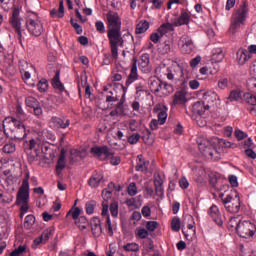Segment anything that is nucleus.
Returning a JSON list of instances; mask_svg holds the SVG:
<instances>
[{
    "instance_id": "obj_53",
    "label": "nucleus",
    "mask_w": 256,
    "mask_h": 256,
    "mask_svg": "<svg viewBox=\"0 0 256 256\" xmlns=\"http://www.w3.org/2000/svg\"><path fill=\"white\" fill-rule=\"evenodd\" d=\"M128 195L131 197H135V195H137V184L135 182H131L128 185Z\"/></svg>"
},
{
    "instance_id": "obj_37",
    "label": "nucleus",
    "mask_w": 256,
    "mask_h": 256,
    "mask_svg": "<svg viewBox=\"0 0 256 256\" xmlns=\"http://www.w3.org/2000/svg\"><path fill=\"white\" fill-rule=\"evenodd\" d=\"M147 29H149V21L141 20L136 25L135 33H136V35H141L142 33H146Z\"/></svg>"
},
{
    "instance_id": "obj_9",
    "label": "nucleus",
    "mask_w": 256,
    "mask_h": 256,
    "mask_svg": "<svg viewBox=\"0 0 256 256\" xmlns=\"http://www.w3.org/2000/svg\"><path fill=\"white\" fill-rule=\"evenodd\" d=\"M90 153L100 161H105V159H109V157H113V155H115V152H113V150L108 146H93L90 149Z\"/></svg>"
},
{
    "instance_id": "obj_54",
    "label": "nucleus",
    "mask_w": 256,
    "mask_h": 256,
    "mask_svg": "<svg viewBox=\"0 0 256 256\" xmlns=\"http://www.w3.org/2000/svg\"><path fill=\"white\" fill-rule=\"evenodd\" d=\"M136 235L139 239H147L149 237V231L145 228H138Z\"/></svg>"
},
{
    "instance_id": "obj_51",
    "label": "nucleus",
    "mask_w": 256,
    "mask_h": 256,
    "mask_svg": "<svg viewBox=\"0 0 256 256\" xmlns=\"http://www.w3.org/2000/svg\"><path fill=\"white\" fill-rule=\"evenodd\" d=\"M228 99L229 101H239L241 99V90H232Z\"/></svg>"
},
{
    "instance_id": "obj_61",
    "label": "nucleus",
    "mask_w": 256,
    "mask_h": 256,
    "mask_svg": "<svg viewBox=\"0 0 256 256\" xmlns=\"http://www.w3.org/2000/svg\"><path fill=\"white\" fill-rule=\"evenodd\" d=\"M234 135L238 141H243V139H247V133L241 131V130H235Z\"/></svg>"
},
{
    "instance_id": "obj_17",
    "label": "nucleus",
    "mask_w": 256,
    "mask_h": 256,
    "mask_svg": "<svg viewBox=\"0 0 256 256\" xmlns=\"http://www.w3.org/2000/svg\"><path fill=\"white\" fill-rule=\"evenodd\" d=\"M171 49H173V39H163L158 46V53L168 55V53H171Z\"/></svg>"
},
{
    "instance_id": "obj_5",
    "label": "nucleus",
    "mask_w": 256,
    "mask_h": 256,
    "mask_svg": "<svg viewBox=\"0 0 256 256\" xmlns=\"http://www.w3.org/2000/svg\"><path fill=\"white\" fill-rule=\"evenodd\" d=\"M20 15H21V8H19V6H14L12 9V15L9 18V23L12 29H14L18 37L19 43H23V32L25 30L21 28V21H23V19L21 18Z\"/></svg>"
},
{
    "instance_id": "obj_50",
    "label": "nucleus",
    "mask_w": 256,
    "mask_h": 256,
    "mask_svg": "<svg viewBox=\"0 0 256 256\" xmlns=\"http://www.w3.org/2000/svg\"><path fill=\"white\" fill-rule=\"evenodd\" d=\"M123 249L125 251H128V252H134V253H137V251H139V244L137 243H128L126 245L123 246Z\"/></svg>"
},
{
    "instance_id": "obj_30",
    "label": "nucleus",
    "mask_w": 256,
    "mask_h": 256,
    "mask_svg": "<svg viewBox=\"0 0 256 256\" xmlns=\"http://www.w3.org/2000/svg\"><path fill=\"white\" fill-rule=\"evenodd\" d=\"M138 162L136 165V171H141V173H147V170L149 168V161L145 160L143 158V155L137 156Z\"/></svg>"
},
{
    "instance_id": "obj_22",
    "label": "nucleus",
    "mask_w": 256,
    "mask_h": 256,
    "mask_svg": "<svg viewBox=\"0 0 256 256\" xmlns=\"http://www.w3.org/2000/svg\"><path fill=\"white\" fill-rule=\"evenodd\" d=\"M206 111H209V104H205L204 101H197L192 106L194 115H203Z\"/></svg>"
},
{
    "instance_id": "obj_28",
    "label": "nucleus",
    "mask_w": 256,
    "mask_h": 256,
    "mask_svg": "<svg viewBox=\"0 0 256 256\" xmlns=\"http://www.w3.org/2000/svg\"><path fill=\"white\" fill-rule=\"evenodd\" d=\"M166 77L169 81H174L175 83H177V81H180L181 87H183L185 85V83H187V80H185V78H183V70L180 71V78H177L175 76V74L173 73V71H171V69L167 68Z\"/></svg>"
},
{
    "instance_id": "obj_39",
    "label": "nucleus",
    "mask_w": 256,
    "mask_h": 256,
    "mask_svg": "<svg viewBox=\"0 0 256 256\" xmlns=\"http://www.w3.org/2000/svg\"><path fill=\"white\" fill-rule=\"evenodd\" d=\"M35 215L33 214H29L25 217L24 219V228H26L27 230L32 229L33 225H35Z\"/></svg>"
},
{
    "instance_id": "obj_15",
    "label": "nucleus",
    "mask_w": 256,
    "mask_h": 256,
    "mask_svg": "<svg viewBox=\"0 0 256 256\" xmlns=\"http://www.w3.org/2000/svg\"><path fill=\"white\" fill-rule=\"evenodd\" d=\"M11 139H16L17 141H23L25 137H27V129L25 128V124L23 122L20 126H16L14 131L10 134Z\"/></svg>"
},
{
    "instance_id": "obj_47",
    "label": "nucleus",
    "mask_w": 256,
    "mask_h": 256,
    "mask_svg": "<svg viewBox=\"0 0 256 256\" xmlns=\"http://www.w3.org/2000/svg\"><path fill=\"white\" fill-rule=\"evenodd\" d=\"M186 220L188 221V229L189 231H191L192 235H195L196 231H197V228L195 227V219L193 218V216L191 215H188L186 217Z\"/></svg>"
},
{
    "instance_id": "obj_35",
    "label": "nucleus",
    "mask_w": 256,
    "mask_h": 256,
    "mask_svg": "<svg viewBox=\"0 0 256 256\" xmlns=\"http://www.w3.org/2000/svg\"><path fill=\"white\" fill-rule=\"evenodd\" d=\"M157 31H158V34H160V37L162 39H165L167 33H169V31H173V24L164 23L158 28Z\"/></svg>"
},
{
    "instance_id": "obj_44",
    "label": "nucleus",
    "mask_w": 256,
    "mask_h": 256,
    "mask_svg": "<svg viewBox=\"0 0 256 256\" xmlns=\"http://www.w3.org/2000/svg\"><path fill=\"white\" fill-rule=\"evenodd\" d=\"M2 151H3V153H6L9 155V154L13 153L14 151H17V146L13 142H8L3 146Z\"/></svg>"
},
{
    "instance_id": "obj_2",
    "label": "nucleus",
    "mask_w": 256,
    "mask_h": 256,
    "mask_svg": "<svg viewBox=\"0 0 256 256\" xmlns=\"http://www.w3.org/2000/svg\"><path fill=\"white\" fill-rule=\"evenodd\" d=\"M216 139H209L203 136H200L196 139L198 149L206 159H212L217 161L219 159V151H217V142Z\"/></svg>"
},
{
    "instance_id": "obj_25",
    "label": "nucleus",
    "mask_w": 256,
    "mask_h": 256,
    "mask_svg": "<svg viewBox=\"0 0 256 256\" xmlns=\"http://www.w3.org/2000/svg\"><path fill=\"white\" fill-rule=\"evenodd\" d=\"M187 103V96L185 95V92L183 90L176 91L173 96V102L172 105H185Z\"/></svg>"
},
{
    "instance_id": "obj_23",
    "label": "nucleus",
    "mask_w": 256,
    "mask_h": 256,
    "mask_svg": "<svg viewBox=\"0 0 256 256\" xmlns=\"http://www.w3.org/2000/svg\"><path fill=\"white\" fill-rule=\"evenodd\" d=\"M51 123H52L53 127H55L56 129H67V127H69V125L71 124L69 119L64 120L57 116H53L51 118Z\"/></svg>"
},
{
    "instance_id": "obj_13",
    "label": "nucleus",
    "mask_w": 256,
    "mask_h": 256,
    "mask_svg": "<svg viewBox=\"0 0 256 256\" xmlns=\"http://www.w3.org/2000/svg\"><path fill=\"white\" fill-rule=\"evenodd\" d=\"M178 46L180 47L181 53L189 55V53L193 51V39H191L189 35L184 34L179 39Z\"/></svg>"
},
{
    "instance_id": "obj_8",
    "label": "nucleus",
    "mask_w": 256,
    "mask_h": 256,
    "mask_svg": "<svg viewBox=\"0 0 256 256\" xmlns=\"http://www.w3.org/2000/svg\"><path fill=\"white\" fill-rule=\"evenodd\" d=\"M222 203L228 213H239L241 210V199L239 193L235 192V197L227 195L226 198L222 199Z\"/></svg>"
},
{
    "instance_id": "obj_24",
    "label": "nucleus",
    "mask_w": 256,
    "mask_h": 256,
    "mask_svg": "<svg viewBox=\"0 0 256 256\" xmlns=\"http://www.w3.org/2000/svg\"><path fill=\"white\" fill-rule=\"evenodd\" d=\"M161 85H163V81H161V79H159L157 77H151L149 79L150 91L152 93H155V95H159L160 89H161Z\"/></svg>"
},
{
    "instance_id": "obj_21",
    "label": "nucleus",
    "mask_w": 256,
    "mask_h": 256,
    "mask_svg": "<svg viewBox=\"0 0 256 256\" xmlns=\"http://www.w3.org/2000/svg\"><path fill=\"white\" fill-rule=\"evenodd\" d=\"M60 75L61 71H56L55 76L52 79L51 85L54 89H56V91H59V93H63V91L67 93V90H65V85H63V83L61 82Z\"/></svg>"
},
{
    "instance_id": "obj_56",
    "label": "nucleus",
    "mask_w": 256,
    "mask_h": 256,
    "mask_svg": "<svg viewBox=\"0 0 256 256\" xmlns=\"http://www.w3.org/2000/svg\"><path fill=\"white\" fill-rule=\"evenodd\" d=\"M95 28H96V31L98 33H100L101 35H103V33H105V24L103 23V21H101V20L96 21Z\"/></svg>"
},
{
    "instance_id": "obj_4",
    "label": "nucleus",
    "mask_w": 256,
    "mask_h": 256,
    "mask_svg": "<svg viewBox=\"0 0 256 256\" xmlns=\"http://www.w3.org/2000/svg\"><path fill=\"white\" fill-rule=\"evenodd\" d=\"M248 12L249 9L247 8V2H243V5H241L240 8L234 13L233 21L230 26V31L233 35H235V33L241 29V25H245Z\"/></svg>"
},
{
    "instance_id": "obj_3",
    "label": "nucleus",
    "mask_w": 256,
    "mask_h": 256,
    "mask_svg": "<svg viewBox=\"0 0 256 256\" xmlns=\"http://www.w3.org/2000/svg\"><path fill=\"white\" fill-rule=\"evenodd\" d=\"M26 29L34 37H41L43 34V24L39 21V16L35 12L28 11L26 14Z\"/></svg>"
},
{
    "instance_id": "obj_27",
    "label": "nucleus",
    "mask_w": 256,
    "mask_h": 256,
    "mask_svg": "<svg viewBox=\"0 0 256 256\" xmlns=\"http://www.w3.org/2000/svg\"><path fill=\"white\" fill-rule=\"evenodd\" d=\"M50 16L53 19H55L56 17L58 19H63L65 17V5L63 3V0H60L58 10L54 8L50 11Z\"/></svg>"
},
{
    "instance_id": "obj_6",
    "label": "nucleus",
    "mask_w": 256,
    "mask_h": 256,
    "mask_svg": "<svg viewBox=\"0 0 256 256\" xmlns=\"http://www.w3.org/2000/svg\"><path fill=\"white\" fill-rule=\"evenodd\" d=\"M15 205H21L20 211H29V183L27 180L22 181V186L17 192Z\"/></svg>"
},
{
    "instance_id": "obj_31",
    "label": "nucleus",
    "mask_w": 256,
    "mask_h": 256,
    "mask_svg": "<svg viewBox=\"0 0 256 256\" xmlns=\"http://www.w3.org/2000/svg\"><path fill=\"white\" fill-rule=\"evenodd\" d=\"M225 59V53H223V49L221 48H214L212 50V63H221Z\"/></svg>"
},
{
    "instance_id": "obj_14",
    "label": "nucleus",
    "mask_w": 256,
    "mask_h": 256,
    "mask_svg": "<svg viewBox=\"0 0 256 256\" xmlns=\"http://www.w3.org/2000/svg\"><path fill=\"white\" fill-rule=\"evenodd\" d=\"M208 215L211 217L212 221L218 225V227L223 226V219L221 218V211H219V207L217 205L213 204L208 209Z\"/></svg>"
},
{
    "instance_id": "obj_60",
    "label": "nucleus",
    "mask_w": 256,
    "mask_h": 256,
    "mask_svg": "<svg viewBox=\"0 0 256 256\" xmlns=\"http://www.w3.org/2000/svg\"><path fill=\"white\" fill-rule=\"evenodd\" d=\"M16 115H17L18 119H25V117H26V114L23 111L21 104L16 105Z\"/></svg>"
},
{
    "instance_id": "obj_16",
    "label": "nucleus",
    "mask_w": 256,
    "mask_h": 256,
    "mask_svg": "<svg viewBox=\"0 0 256 256\" xmlns=\"http://www.w3.org/2000/svg\"><path fill=\"white\" fill-rule=\"evenodd\" d=\"M153 113H158L159 125H165L167 121V106L156 104L153 108Z\"/></svg>"
},
{
    "instance_id": "obj_38",
    "label": "nucleus",
    "mask_w": 256,
    "mask_h": 256,
    "mask_svg": "<svg viewBox=\"0 0 256 256\" xmlns=\"http://www.w3.org/2000/svg\"><path fill=\"white\" fill-rule=\"evenodd\" d=\"M3 71L6 73V75H15V73H17V70L15 69V65H13V61L11 60H7L5 63H4V66H3Z\"/></svg>"
},
{
    "instance_id": "obj_63",
    "label": "nucleus",
    "mask_w": 256,
    "mask_h": 256,
    "mask_svg": "<svg viewBox=\"0 0 256 256\" xmlns=\"http://www.w3.org/2000/svg\"><path fill=\"white\" fill-rule=\"evenodd\" d=\"M140 65H142V67H147V65H149V54L141 55Z\"/></svg>"
},
{
    "instance_id": "obj_64",
    "label": "nucleus",
    "mask_w": 256,
    "mask_h": 256,
    "mask_svg": "<svg viewBox=\"0 0 256 256\" xmlns=\"http://www.w3.org/2000/svg\"><path fill=\"white\" fill-rule=\"evenodd\" d=\"M25 246H19L14 251L11 252V256H21V253H24Z\"/></svg>"
},
{
    "instance_id": "obj_49",
    "label": "nucleus",
    "mask_w": 256,
    "mask_h": 256,
    "mask_svg": "<svg viewBox=\"0 0 256 256\" xmlns=\"http://www.w3.org/2000/svg\"><path fill=\"white\" fill-rule=\"evenodd\" d=\"M171 229L172 231H180L181 230V220L179 217H174L171 221Z\"/></svg>"
},
{
    "instance_id": "obj_55",
    "label": "nucleus",
    "mask_w": 256,
    "mask_h": 256,
    "mask_svg": "<svg viewBox=\"0 0 256 256\" xmlns=\"http://www.w3.org/2000/svg\"><path fill=\"white\" fill-rule=\"evenodd\" d=\"M110 213L112 217H118L119 215V204L117 202H114L110 204Z\"/></svg>"
},
{
    "instance_id": "obj_43",
    "label": "nucleus",
    "mask_w": 256,
    "mask_h": 256,
    "mask_svg": "<svg viewBox=\"0 0 256 256\" xmlns=\"http://www.w3.org/2000/svg\"><path fill=\"white\" fill-rule=\"evenodd\" d=\"M85 207L87 215H93V213H95V207H97V201L90 200L86 202Z\"/></svg>"
},
{
    "instance_id": "obj_57",
    "label": "nucleus",
    "mask_w": 256,
    "mask_h": 256,
    "mask_svg": "<svg viewBox=\"0 0 256 256\" xmlns=\"http://www.w3.org/2000/svg\"><path fill=\"white\" fill-rule=\"evenodd\" d=\"M157 227H159V222H157V221H148L146 223L147 231L153 232V231H155V229H157Z\"/></svg>"
},
{
    "instance_id": "obj_20",
    "label": "nucleus",
    "mask_w": 256,
    "mask_h": 256,
    "mask_svg": "<svg viewBox=\"0 0 256 256\" xmlns=\"http://www.w3.org/2000/svg\"><path fill=\"white\" fill-rule=\"evenodd\" d=\"M103 181V174L98 171H94V173L91 175V177L88 180V185L92 189H97L99 185H101V182Z\"/></svg>"
},
{
    "instance_id": "obj_36",
    "label": "nucleus",
    "mask_w": 256,
    "mask_h": 256,
    "mask_svg": "<svg viewBox=\"0 0 256 256\" xmlns=\"http://www.w3.org/2000/svg\"><path fill=\"white\" fill-rule=\"evenodd\" d=\"M203 99L204 104L207 103L209 105L215 103V101H219V95L215 92H205Z\"/></svg>"
},
{
    "instance_id": "obj_33",
    "label": "nucleus",
    "mask_w": 256,
    "mask_h": 256,
    "mask_svg": "<svg viewBox=\"0 0 256 256\" xmlns=\"http://www.w3.org/2000/svg\"><path fill=\"white\" fill-rule=\"evenodd\" d=\"M64 168H65V149H62L56 164L57 175H61V173H63Z\"/></svg>"
},
{
    "instance_id": "obj_11",
    "label": "nucleus",
    "mask_w": 256,
    "mask_h": 256,
    "mask_svg": "<svg viewBox=\"0 0 256 256\" xmlns=\"http://www.w3.org/2000/svg\"><path fill=\"white\" fill-rule=\"evenodd\" d=\"M137 79H139V75L137 74V57H133L132 68H131L130 74L128 75V78L125 82V85L118 84L121 86L124 95H125V93H127V89L129 88V85H131V83H135V81H137Z\"/></svg>"
},
{
    "instance_id": "obj_7",
    "label": "nucleus",
    "mask_w": 256,
    "mask_h": 256,
    "mask_svg": "<svg viewBox=\"0 0 256 256\" xmlns=\"http://www.w3.org/2000/svg\"><path fill=\"white\" fill-rule=\"evenodd\" d=\"M236 233L243 239H250L256 233V226L251 221H240L236 226Z\"/></svg>"
},
{
    "instance_id": "obj_18",
    "label": "nucleus",
    "mask_w": 256,
    "mask_h": 256,
    "mask_svg": "<svg viewBox=\"0 0 256 256\" xmlns=\"http://www.w3.org/2000/svg\"><path fill=\"white\" fill-rule=\"evenodd\" d=\"M90 226L92 235H94V237H101V233H103V227H101V219L99 217H93L90 220Z\"/></svg>"
},
{
    "instance_id": "obj_52",
    "label": "nucleus",
    "mask_w": 256,
    "mask_h": 256,
    "mask_svg": "<svg viewBox=\"0 0 256 256\" xmlns=\"http://www.w3.org/2000/svg\"><path fill=\"white\" fill-rule=\"evenodd\" d=\"M127 139L130 145H137V143H139V139H141V135L139 133H134L131 136H129Z\"/></svg>"
},
{
    "instance_id": "obj_41",
    "label": "nucleus",
    "mask_w": 256,
    "mask_h": 256,
    "mask_svg": "<svg viewBox=\"0 0 256 256\" xmlns=\"http://www.w3.org/2000/svg\"><path fill=\"white\" fill-rule=\"evenodd\" d=\"M53 233H55V229L53 227L45 229L40 235V237H42L43 243H47V241H49V238L53 236Z\"/></svg>"
},
{
    "instance_id": "obj_32",
    "label": "nucleus",
    "mask_w": 256,
    "mask_h": 256,
    "mask_svg": "<svg viewBox=\"0 0 256 256\" xmlns=\"http://www.w3.org/2000/svg\"><path fill=\"white\" fill-rule=\"evenodd\" d=\"M173 91V85L168 84L167 82H162V85H160V92L158 95H160V97H169V95H171Z\"/></svg>"
},
{
    "instance_id": "obj_26",
    "label": "nucleus",
    "mask_w": 256,
    "mask_h": 256,
    "mask_svg": "<svg viewBox=\"0 0 256 256\" xmlns=\"http://www.w3.org/2000/svg\"><path fill=\"white\" fill-rule=\"evenodd\" d=\"M190 19H191V16L189 15V13L182 11L178 19L173 22V25L175 27H181L182 25H189Z\"/></svg>"
},
{
    "instance_id": "obj_46",
    "label": "nucleus",
    "mask_w": 256,
    "mask_h": 256,
    "mask_svg": "<svg viewBox=\"0 0 256 256\" xmlns=\"http://www.w3.org/2000/svg\"><path fill=\"white\" fill-rule=\"evenodd\" d=\"M113 191H115V183L110 182L108 187L102 191V195H104L106 199H111Z\"/></svg>"
},
{
    "instance_id": "obj_45",
    "label": "nucleus",
    "mask_w": 256,
    "mask_h": 256,
    "mask_svg": "<svg viewBox=\"0 0 256 256\" xmlns=\"http://www.w3.org/2000/svg\"><path fill=\"white\" fill-rule=\"evenodd\" d=\"M37 88L40 93H45L49 89V82H47V79L42 78L38 82Z\"/></svg>"
},
{
    "instance_id": "obj_42",
    "label": "nucleus",
    "mask_w": 256,
    "mask_h": 256,
    "mask_svg": "<svg viewBox=\"0 0 256 256\" xmlns=\"http://www.w3.org/2000/svg\"><path fill=\"white\" fill-rule=\"evenodd\" d=\"M81 215V208L79 207H72L68 213H67V217H72V219L74 221H76L78 219V217H80Z\"/></svg>"
},
{
    "instance_id": "obj_62",
    "label": "nucleus",
    "mask_w": 256,
    "mask_h": 256,
    "mask_svg": "<svg viewBox=\"0 0 256 256\" xmlns=\"http://www.w3.org/2000/svg\"><path fill=\"white\" fill-rule=\"evenodd\" d=\"M229 86V79L227 78H222L218 81V88L219 89H227V87Z\"/></svg>"
},
{
    "instance_id": "obj_34",
    "label": "nucleus",
    "mask_w": 256,
    "mask_h": 256,
    "mask_svg": "<svg viewBox=\"0 0 256 256\" xmlns=\"http://www.w3.org/2000/svg\"><path fill=\"white\" fill-rule=\"evenodd\" d=\"M117 101H119L117 90L113 89L106 93V103H108V105H113V103H117Z\"/></svg>"
},
{
    "instance_id": "obj_48",
    "label": "nucleus",
    "mask_w": 256,
    "mask_h": 256,
    "mask_svg": "<svg viewBox=\"0 0 256 256\" xmlns=\"http://www.w3.org/2000/svg\"><path fill=\"white\" fill-rule=\"evenodd\" d=\"M243 99L248 105H256V95L246 92L243 94Z\"/></svg>"
},
{
    "instance_id": "obj_29",
    "label": "nucleus",
    "mask_w": 256,
    "mask_h": 256,
    "mask_svg": "<svg viewBox=\"0 0 256 256\" xmlns=\"http://www.w3.org/2000/svg\"><path fill=\"white\" fill-rule=\"evenodd\" d=\"M155 193L157 197H163L165 190L163 189V179L161 175L154 178Z\"/></svg>"
},
{
    "instance_id": "obj_10",
    "label": "nucleus",
    "mask_w": 256,
    "mask_h": 256,
    "mask_svg": "<svg viewBox=\"0 0 256 256\" xmlns=\"http://www.w3.org/2000/svg\"><path fill=\"white\" fill-rule=\"evenodd\" d=\"M25 105L30 109H33V115L38 119L43 117V108L41 107V103L39 100L33 96H27L25 98Z\"/></svg>"
},
{
    "instance_id": "obj_59",
    "label": "nucleus",
    "mask_w": 256,
    "mask_h": 256,
    "mask_svg": "<svg viewBox=\"0 0 256 256\" xmlns=\"http://www.w3.org/2000/svg\"><path fill=\"white\" fill-rule=\"evenodd\" d=\"M163 38L161 37V34L159 32L156 33H152L150 35V41H152V43H158L160 41V43L162 42Z\"/></svg>"
},
{
    "instance_id": "obj_19",
    "label": "nucleus",
    "mask_w": 256,
    "mask_h": 256,
    "mask_svg": "<svg viewBox=\"0 0 256 256\" xmlns=\"http://www.w3.org/2000/svg\"><path fill=\"white\" fill-rule=\"evenodd\" d=\"M251 57H253V55H251V53H249V51L244 48L238 49L236 53V61L238 65H245V63H247Z\"/></svg>"
},
{
    "instance_id": "obj_1",
    "label": "nucleus",
    "mask_w": 256,
    "mask_h": 256,
    "mask_svg": "<svg viewBox=\"0 0 256 256\" xmlns=\"http://www.w3.org/2000/svg\"><path fill=\"white\" fill-rule=\"evenodd\" d=\"M107 37L111 49V55L114 59L119 58V47L125 45V40L121 36V18L117 12L110 11L106 14Z\"/></svg>"
},
{
    "instance_id": "obj_40",
    "label": "nucleus",
    "mask_w": 256,
    "mask_h": 256,
    "mask_svg": "<svg viewBox=\"0 0 256 256\" xmlns=\"http://www.w3.org/2000/svg\"><path fill=\"white\" fill-rule=\"evenodd\" d=\"M75 225H77L79 229L85 230L87 229V225H89V220H87V217L85 216H80L75 220Z\"/></svg>"
},
{
    "instance_id": "obj_58",
    "label": "nucleus",
    "mask_w": 256,
    "mask_h": 256,
    "mask_svg": "<svg viewBox=\"0 0 256 256\" xmlns=\"http://www.w3.org/2000/svg\"><path fill=\"white\" fill-rule=\"evenodd\" d=\"M14 179L15 177H13V175H9L4 178V187H7V189H9V187H13Z\"/></svg>"
},
{
    "instance_id": "obj_12",
    "label": "nucleus",
    "mask_w": 256,
    "mask_h": 256,
    "mask_svg": "<svg viewBox=\"0 0 256 256\" xmlns=\"http://www.w3.org/2000/svg\"><path fill=\"white\" fill-rule=\"evenodd\" d=\"M22 123L21 120L15 117H6L2 122L5 135H9L11 132L15 131V128L20 127Z\"/></svg>"
}]
</instances>
